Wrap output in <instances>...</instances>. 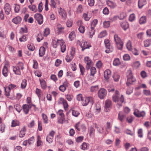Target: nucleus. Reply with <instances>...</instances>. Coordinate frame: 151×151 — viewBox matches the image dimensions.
Masks as SVG:
<instances>
[{"label":"nucleus","mask_w":151,"mask_h":151,"mask_svg":"<svg viewBox=\"0 0 151 151\" xmlns=\"http://www.w3.org/2000/svg\"><path fill=\"white\" fill-rule=\"evenodd\" d=\"M27 48L29 50L33 51L35 49V47L34 45L32 44H28L27 45Z\"/></svg>","instance_id":"052dcab7"},{"label":"nucleus","mask_w":151,"mask_h":151,"mask_svg":"<svg viewBox=\"0 0 151 151\" xmlns=\"http://www.w3.org/2000/svg\"><path fill=\"white\" fill-rule=\"evenodd\" d=\"M75 127L78 131H80L82 128L84 129L85 128V127L83 125H80L79 122H78L76 124Z\"/></svg>","instance_id":"2f4dec72"},{"label":"nucleus","mask_w":151,"mask_h":151,"mask_svg":"<svg viewBox=\"0 0 151 151\" xmlns=\"http://www.w3.org/2000/svg\"><path fill=\"white\" fill-rule=\"evenodd\" d=\"M50 33V30L49 28H46L44 31V36L47 37V35L49 34Z\"/></svg>","instance_id":"864d4df0"},{"label":"nucleus","mask_w":151,"mask_h":151,"mask_svg":"<svg viewBox=\"0 0 151 151\" xmlns=\"http://www.w3.org/2000/svg\"><path fill=\"white\" fill-rule=\"evenodd\" d=\"M106 34V31H103L99 33L98 37L100 38H102L105 37Z\"/></svg>","instance_id":"49530a36"},{"label":"nucleus","mask_w":151,"mask_h":151,"mask_svg":"<svg viewBox=\"0 0 151 151\" xmlns=\"http://www.w3.org/2000/svg\"><path fill=\"white\" fill-rule=\"evenodd\" d=\"M45 49L44 47H40L39 50V55L40 57L43 56L45 53Z\"/></svg>","instance_id":"c85d7f7f"},{"label":"nucleus","mask_w":151,"mask_h":151,"mask_svg":"<svg viewBox=\"0 0 151 151\" xmlns=\"http://www.w3.org/2000/svg\"><path fill=\"white\" fill-rule=\"evenodd\" d=\"M135 16L134 14H131L129 17V20L130 22H132L135 19Z\"/></svg>","instance_id":"338daca9"},{"label":"nucleus","mask_w":151,"mask_h":151,"mask_svg":"<svg viewBox=\"0 0 151 151\" xmlns=\"http://www.w3.org/2000/svg\"><path fill=\"white\" fill-rule=\"evenodd\" d=\"M91 16L90 15H89L87 13H84L83 14V18L86 21H88L91 18Z\"/></svg>","instance_id":"4c0bfd02"},{"label":"nucleus","mask_w":151,"mask_h":151,"mask_svg":"<svg viewBox=\"0 0 151 151\" xmlns=\"http://www.w3.org/2000/svg\"><path fill=\"white\" fill-rule=\"evenodd\" d=\"M13 71L16 75H20L21 74V70L17 66H13Z\"/></svg>","instance_id":"393cba45"},{"label":"nucleus","mask_w":151,"mask_h":151,"mask_svg":"<svg viewBox=\"0 0 151 151\" xmlns=\"http://www.w3.org/2000/svg\"><path fill=\"white\" fill-rule=\"evenodd\" d=\"M34 137L32 136V137L29 139L28 140H27L28 142V144L29 145H30L34 143Z\"/></svg>","instance_id":"69168bd1"},{"label":"nucleus","mask_w":151,"mask_h":151,"mask_svg":"<svg viewBox=\"0 0 151 151\" xmlns=\"http://www.w3.org/2000/svg\"><path fill=\"white\" fill-rule=\"evenodd\" d=\"M15 5L14 8V12L16 13H18L20 10V6L19 5L17 4H15Z\"/></svg>","instance_id":"0e129e2a"},{"label":"nucleus","mask_w":151,"mask_h":151,"mask_svg":"<svg viewBox=\"0 0 151 151\" xmlns=\"http://www.w3.org/2000/svg\"><path fill=\"white\" fill-rule=\"evenodd\" d=\"M19 125V122L17 120H13L11 126L12 127H14Z\"/></svg>","instance_id":"3c124183"},{"label":"nucleus","mask_w":151,"mask_h":151,"mask_svg":"<svg viewBox=\"0 0 151 151\" xmlns=\"http://www.w3.org/2000/svg\"><path fill=\"white\" fill-rule=\"evenodd\" d=\"M88 144L85 142H83L81 146V148L84 150H86L88 149Z\"/></svg>","instance_id":"58836bf2"},{"label":"nucleus","mask_w":151,"mask_h":151,"mask_svg":"<svg viewBox=\"0 0 151 151\" xmlns=\"http://www.w3.org/2000/svg\"><path fill=\"white\" fill-rule=\"evenodd\" d=\"M146 20L145 17H141L139 20V23L140 24H143L146 22Z\"/></svg>","instance_id":"8fccbe9b"},{"label":"nucleus","mask_w":151,"mask_h":151,"mask_svg":"<svg viewBox=\"0 0 151 151\" xmlns=\"http://www.w3.org/2000/svg\"><path fill=\"white\" fill-rule=\"evenodd\" d=\"M126 47L129 50H131L132 48V43L130 40H129L127 43Z\"/></svg>","instance_id":"79ce46f5"},{"label":"nucleus","mask_w":151,"mask_h":151,"mask_svg":"<svg viewBox=\"0 0 151 151\" xmlns=\"http://www.w3.org/2000/svg\"><path fill=\"white\" fill-rule=\"evenodd\" d=\"M144 44L145 47H147L151 45V39H147L144 41Z\"/></svg>","instance_id":"c9c22d12"},{"label":"nucleus","mask_w":151,"mask_h":151,"mask_svg":"<svg viewBox=\"0 0 151 151\" xmlns=\"http://www.w3.org/2000/svg\"><path fill=\"white\" fill-rule=\"evenodd\" d=\"M114 38L118 49L122 50V48L123 44L121 40L117 34H115L114 35Z\"/></svg>","instance_id":"39448f33"},{"label":"nucleus","mask_w":151,"mask_h":151,"mask_svg":"<svg viewBox=\"0 0 151 151\" xmlns=\"http://www.w3.org/2000/svg\"><path fill=\"white\" fill-rule=\"evenodd\" d=\"M40 83L42 88L45 89L46 87V82L44 80H40Z\"/></svg>","instance_id":"e433bc0d"},{"label":"nucleus","mask_w":151,"mask_h":151,"mask_svg":"<svg viewBox=\"0 0 151 151\" xmlns=\"http://www.w3.org/2000/svg\"><path fill=\"white\" fill-rule=\"evenodd\" d=\"M35 18L40 24H42L43 22V17L40 14H36L35 15Z\"/></svg>","instance_id":"9b49d317"},{"label":"nucleus","mask_w":151,"mask_h":151,"mask_svg":"<svg viewBox=\"0 0 151 151\" xmlns=\"http://www.w3.org/2000/svg\"><path fill=\"white\" fill-rule=\"evenodd\" d=\"M120 63L119 60L118 58L115 59L113 62V64L114 65H118Z\"/></svg>","instance_id":"774afa93"},{"label":"nucleus","mask_w":151,"mask_h":151,"mask_svg":"<svg viewBox=\"0 0 151 151\" xmlns=\"http://www.w3.org/2000/svg\"><path fill=\"white\" fill-rule=\"evenodd\" d=\"M26 130V129L25 127H23L20 131V134L19 137H23L25 134V132Z\"/></svg>","instance_id":"cd10ccee"},{"label":"nucleus","mask_w":151,"mask_h":151,"mask_svg":"<svg viewBox=\"0 0 151 151\" xmlns=\"http://www.w3.org/2000/svg\"><path fill=\"white\" fill-rule=\"evenodd\" d=\"M79 66L81 74L82 75H83L85 71V69L84 67L81 64H79Z\"/></svg>","instance_id":"603ef678"},{"label":"nucleus","mask_w":151,"mask_h":151,"mask_svg":"<svg viewBox=\"0 0 151 151\" xmlns=\"http://www.w3.org/2000/svg\"><path fill=\"white\" fill-rule=\"evenodd\" d=\"M119 92L118 91H116L115 95L112 96V99L114 102H117V105L120 107L122 106V104L124 102V99L122 95H121L120 98L119 97Z\"/></svg>","instance_id":"f03ea898"},{"label":"nucleus","mask_w":151,"mask_h":151,"mask_svg":"<svg viewBox=\"0 0 151 151\" xmlns=\"http://www.w3.org/2000/svg\"><path fill=\"white\" fill-rule=\"evenodd\" d=\"M75 37V32L74 31H72L69 34L68 38L70 41L73 40Z\"/></svg>","instance_id":"72a5a7b5"},{"label":"nucleus","mask_w":151,"mask_h":151,"mask_svg":"<svg viewBox=\"0 0 151 151\" xmlns=\"http://www.w3.org/2000/svg\"><path fill=\"white\" fill-rule=\"evenodd\" d=\"M134 114L137 117L143 116L145 115V113L144 111L140 112L137 109L135 110L134 112Z\"/></svg>","instance_id":"a211bd4d"},{"label":"nucleus","mask_w":151,"mask_h":151,"mask_svg":"<svg viewBox=\"0 0 151 151\" xmlns=\"http://www.w3.org/2000/svg\"><path fill=\"white\" fill-rule=\"evenodd\" d=\"M84 62L86 64V68L88 70L89 69L90 66L91 65L92 61L91 59L88 57H86L84 58Z\"/></svg>","instance_id":"4468645a"},{"label":"nucleus","mask_w":151,"mask_h":151,"mask_svg":"<svg viewBox=\"0 0 151 151\" xmlns=\"http://www.w3.org/2000/svg\"><path fill=\"white\" fill-rule=\"evenodd\" d=\"M101 108L100 104H97L96 105V106L95 109V113L96 114L99 113L101 110Z\"/></svg>","instance_id":"bb28decb"},{"label":"nucleus","mask_w":151,"mask_h":151,"mask_svg":"<svg viewBox=\"0 0 151 151\" xmlns=\"http://www.w3.org/2000/svg\"><path fill=\"white\" fill-rule=\"evenodd\" d=\"M88 104H90L91 105L93 104V99L91 97H86L85 100L83 101L82 103V105L83 106H86Z\"/></svg>","instance_id":"9d476101"},{"label":"nucleus","mask_w":151,"mask_h":151,"mask_svg":"<svg viewBox=\"0 0 151 151\" xmlns=\"http://www.w3.org/2000/svg\"><path fill=\"white\" fill-rule=\"evenodd\" d=\"M125 116L124 114H121V112H120L118 114V118L119 119L121 122H123L124 120Z\"/></svg>","instance_id":"ea45409f"},{"label":"nucleus","mask_w":151,"mask_h":151,"mask_svg":"<svg viewBox=\"0 0 151 151\" xmlns=\"http://www.w3.org/2000/svg\"><path fill=\"white\" fill-rule=\"evenodd\" d=\"M99 88L98 85L92 86L90 87V91L91 92H95L98 91Z\"/></svg>","instance_id":"473e14b6"},{"label":"nucleus","mask_w":151,"mask_h":151,"mask_svg":"<svg viewBox=\"0 0 151 151\" xmlns=\"http://www.w3.org/2000/svg\"><path fill=\"white\" fill-rule=\"evenodd\" d=\"M27 85V81L25 79H24L22 81L21 84V87L22 88H25Z\"/></svg>","instance_id":"13d9d810"},{"label":"nucleus","mask_w":151,"mask_h":151,"mask_svg":"<svg viewBox=\"0 0 151 151\" xmlns=\"http://www.w3.org/2000/svg\"><path fill=\"white\" fill-rule=\"evenodd\" d=\"M59 13L64 19L66 18V12L63 9L60 8L58 11Z\"/></svg>","instance_id":"412c9836"},{"label":"nucleus","mask_w":151,"mask_h":151,"mask_svg":"<svg viewBox=\"0 0 151 151\" xmlns=\"http://www.w3.org/2000/svg\"><path fill=\"white\" fill-rule=\"evenodd\" d=\"M64 42L63 40H59L57 39H55L52 40V45L53 47L56 48L58 45L60 44L61 47V51L62 52H64L66 50V46L65 45H63Z\"/></svg>","instance_id":"f257e3e1"},{"label":"nucleus","mask_w":151,"mask_h":151,"mask_svg":"<svg viewBox=\"0 0 151 151\" xmlns=\"http://www.w3.org/2000/svg\"><path fill=\"white\" fill-rule=\"evenodd\" d=\"M137 133L138 137L142 138L143 137V130L142 129H140L138 130Z\"/></svg>","instance_id":"4d7b16f0"},{"label":"nucleus","mask_w":151,"mask_h":151,"mask_svg":"<svg viewBox=\"0 0 151 151\" xmlns=\"http://www.w3.org/2000/svg\"><path fill=\"white\" fill-rule=\"evenodd\" d=\"M36 92L40 100H43L45 99V97H42V98L41 97V91L40 89L37 88L36 90Z\"/></svg>","instance_id":"c756f323"},{"label":"nucleus","mask_w":151,"mask_h":151,"mask_svg":"<svg viewBox=\"0 0 151 151\" xmlns=\"http://www.w3.org/2000/svg\"><path fill=\"white\" fill-rule=\"evenodd\" d=\"M110 22L105 21L103 22V25L104 28H107L109 27L110 25Z\"/></svg>","instance_id":"6e6d98bb"},{"label":"nucleus","mask_w":151,"mask_h":151,"mask_svg":"<svg viewBox=\"0 0 151 151\" xmlns=\"http://www.w3.org/2000/svg\"><path fill=\"white\" fill-rule=\"evenodd\" d=\"M76 44L79 45L82 48V51H83L85 49L89 48L91 46L90 44L83 40L81 41L79 40H77L76 41Z\"/></svg>","instance_id":"7ed1b4c3"},{"label":"nucleus","mask_w":151,"mask_h":151,"mask_svg":"<svg viewBox=\"0 0 151 151\" xmlns=\"http://www.w3.org/2000/svg\"><path fill=\"white\" fill-rule=\"evenodd\" d=\"M78 30L80 32L83 33L85 31V27L84 26L81 25L78 28Z\"/></svg>","instance_id":"e2e57ef3"},{"label":"nucleus","mask_w":151,"mask_h":151,"mask_svg":"<svg viewBox=\"0 0 151 151\" xmlns=\"http://www.w3.org/2000/svg\"><path fill=\"white\" fill-rule=\"evenodd\" d=\"M58 103L59 104H63L65 110L66 111V101L63 98H60L58 100Z\"/></svg>","instance_id":"4be33fe9"},{"label":"nucleus","mask_w":151,"mask_h":151,"mask_svg":"<svg viewBox=\"0 0 151 151\" xmlns=\"http://www.w3.org/2000/svg\"><path fill=\"white\" fill-rule=\"evenodd\" d=\"M75 48L73 47H71L70 51V54L71 55V56L70 57L69 59H67V62H69L73 59L75 54Z\"/></svg>","instance_id":"2eb2a0df"},{"label":"nucleus","mask_w":151,"mask_h":151,"mask_svg":"<svg viewBox=\"0 0 151 151\" xmlns=\"http://www.w3.org/2000/svg\"><path fill=\"white\" fill-rule=\"evenodd\" d=\"M44 35L40 33L38 34L37 37V40L38 42H40L43 39Z\"/></svg>","instance_id":"37998d69"},{"label":"nucleus","mask_w":151,"mask_h":151,"mask_svg":"<svg viewBox=\"0 0 151 151\" xmlns=\"http://www.w3.org/2000/svg\"><path fill=\"white\" fill-rule=\"evenodd\" d=\"M8 70L7 67L6 65H4L2 70V74L5 77H6L8 74Z\"/></svg>","instance_id":"b1692460"},{"label":"nucleus","mask_w":151,"mask_h":151,"mask_svg":"<svg viewBox=\"0 0 151 151\" xmlns=\"http://www.w3.org/2000/svg\"><path fill=\"white\" fill-rule=\"evenodd\" d=\"M121 26L122 28L126 30L129 27V24L126 22H123L121 23Z\"/></svg>","instance_id":"5701e85b"},{"label":"nucleus","mask_w":151,"mask_h":151,"mask_svg":"<svg viewBox=\"0 0 151 151\" xmlns=\"http://www.w3.org/2000/svg\"><path fill=\"white\" fill-rule=\"evenodd\" d=\"M135 79L134 77L130 78H127V84L129 85V84H132L135 81Z\"/></svg>","instance_id":"7c9ffc66"},{"label":"nucleus","mask_w":151,"mask_h":151,"mask_svg":"<svg viewBox=\"0 0 151 151\" xmlns=\"http://www.w3.org/2000/svg\"><path fill=\"white\" fill-rule=\"evenodd\" d=\"M105 104L106 111H108L111 106V102L109 100H107L105 101Z\"/></svg>","instance_id":"dca6fc26"},{"label":"nucleus","mask_w":151,"mask_h":151,"mask_svg":"<svg viewBox=\"0 0 151 151\" xmlns=\"http://www.w3.org/2000/svg\"><path fill=\"white\" fill-rule=\"evenodd\" d=\"M104 42L106 48L105 52L108 53L112 52L114 50V48L111 45L109 40L108 39H106Z\"/></svg>","instance_id":"423d86ee"},{"label":"nucleus","mask_w":151,"mask_h":151,"mask_svg":"<svg viewBox=\"0 0 151 151\" xmlns=\"http://www.w3.org/2000/svg\"><path fill=\"white\" fill-rule=\"evenodd\" d=\"M107 5L111 8H114L116 6V4L114 2L107 0L106 1Z\"/></svg>","instance_id":"6ab92c4d"},{"label":"nucleus","mask_w":151,"mask_h":151,"mask_svg":"<svg viewBox=\"0 0 151 151\" xmlns=\"http://www.w3.org/2000/svg\"><path fill=\"white\" fill-rule=\"evenodd\" d=\"M95 129L91 127L89 128V135L90 136H93L94 135Z\"/></svg>","instance_id":"a18cd8bd"},{"label":"nucleus","mask_w":151,"mask_h":151,"mask_svg":"<svg viewBox=\"0 0 151 151\" xmlns=\"http://www.w3.org/2000/svg\"><path fill=\"white\" fill-rule=\"evenodd\" d=\"M28 8L30 10L33 12H37V7L35 5H32V4L31 5L28 6Z\"/></svg>","instance_id":"f704fd0d"},{"label":"nucleus","mask_w":151,"mask_h":151,"mask_svg":"<svg viewBox=\"0 0 151 151\" xmlns=\"http://www.w3.org/2000/svg\"><path fill=\"white\" fill-rule=\"evenodd\" d=\"M127 78H129L133 77L132 71L130 70H128L127 73Z\"/></svg>","instance_id":"5fc2aeb1"},{"label":"nucleus","mask_w":151,"mask_h":151,"mask_svg":"<svg viewBox=\"0 0 151 151\" xmlns=\"http://www.w3.org/2000/svg\"><path fill=\"white\" fill-rule=\"evenodd\" d=\"M107 91L104 88H101L99 89L98 92V96L101 99H103L106 96Z\"/></svg>","instance_id":"1a4fd4ad"},{"label":"nucleus","mask_w":151,"mask_h":151,"mask_svg":"<svg viewBox=\"0 0 151 151\" xmlns=\"http://www.w3.org/2000/svg\"><path fill=\"white\" fill-rule=\"evenodd\" d=\"M98 22L97 19L94 20L91 22V29L89 32V35L90 38H91L93 36L95 33V30L94 28Z\"/></svg>","instance_id":"0eeeda50"},{"label":"nucleus","mask_w":151,"mask_h":151,"mask_svg":"<svg viewBox=\"0 0 151 151\" xmlns=\"http://www.w3.org/2000/svg\"><path fill=\"white\" fill-rule=\"evenodd\" d=\"M32 106L35 107V106L33 104H30V106L27 104H24L23 106V110L25 114H28L29 109L31 108Z\"/></svg>","instance_id":"f8f14e48"},{"label":"nucleus","mask_w":151,"mask_h":151,"mask_svg":"<svg viewBox=\"0 0 151 151\" xmlns=\"http://www.w3.org/2000/svg\"><path fill=\"white\" fill-rule=\"evenodd\" d=\"M42 117L43 120V122L44 123L47 124L48 123V119L47 115L44 114H42Z\"/></svg>","instance_id":"de8ad7c7"},{"label":"nucleus","mask_w":151,"mask_h":151,"mask_svg":"<svg viewBox=\"0 0 151 151\" xmlns=\"http://www.w3.org/2000/svg\"><path fill=\"white\" fill-rule=\"evenodd\" d=\"M4 8L6 14L7 15H9L11 10V7L10 5L8 3H6L4 6Z\"/></svg>","instance_id":"ddd939ff"},{"label":"nucleus","mask_w":151,"mask_h":151,"mask_svg":"<svg viewBox=\"0 0 151 151\" xmlns=\"http://www.w3.org/2000/svg\"><path fill=\"white\" fill-rule=\"evenodd\" d=\"M57 114L58 116V122L59 123L63 124L65 122V116L63 113V111L62 110L60 109L57 113Z\"/></svg>","instance_id":"20e7f679"},{"label":"nucleus","mask_w":151,"mask_h":151,"mask_svg":"<svg viewBox=\"0 0 151 151\" xmlns=\"http://www.w3.org/2000/svg\"><path fill=\"white\" fill-rule=\"evenodd\" d=\"M21 21L22 18L19 16L14 18L12 20V22L16 24H19L21 22Z\"/></svg>","instance_id":"aec40b11"},{"label":"nucleus","mask_w":151,"mask_h":151,"mask_svg":"<svg viewBox=\"0 0 151 151\" xmlns=\"http://www.w3.org/2000/svg\"><path fill=\"white\" fill-rule=\"evenodd\" d=\"M113 77L115 81H119L120 78V76L116 73H114Z\"/></svg>","instance_id":"bf43d9fd"},{"label":"nucleus","mask_w":151,"mask_h":151,"mask_svg":"<svg viewBox=\"0 0 151 151\" xmlns=\"http://www.w3.org/2000/svg\"><path fill=\"white\" fill-rule=\"evenodd\" d=\"M16 87V85L14 84H10L8 86V88L4 87V90L5 92V95L8 96L10 95V93L11 90L13 89Z\"/></svg>","instance_id":"6e6552de"},{"label":"nucleus","mask_w":151,"mask_h":151,"mask_svg":"<svg viewBox=\"0 0 151 151\" xmlns=\"http://www.w3.org/2000/svg\"><path fill=\"white\" fill-rule=\"evenodd\" d=\"M96 72V70L94 67H92L90 68V74L92 76H93Z\"/></svg>","instance_id":"c03bdc74"},{"label":"nucleus","mask_w":151,"mask_h":151,"mask_svg":"<svg viewBox=\"0 0 151 151\" xmlns=\"http://www.w3.org/2000/svg\"><path fill=\"white\" fill-rule=\"evenodd\" d=\"M111 128V124L109 122H107L106 124V130L107 133H109V130Z\"/></svg>","instance_id":"09e8293b"},{"label":"nucleus","mask_w":151,"mask_h":151,"mask_svg":"<svg viewBox=\"0 0 151 151\" xmlns=\"http://www.w3.org/2000/svg\"><path fill=\"white\" fill-rule=\"evenodd\" d=\"M111 73L110 70H106L104 72V77L106 80H108L111 76Z\"/></svg>","instance_id":"f3484780"},{"label":"nucleus","mask_w":151,"mask_h":151,"mask_svg":"<svg viewBox=\"0 0 151 151\" xmlns=\"http://www.w3.org/2000/svg\"><path fill=\"white\" fill-rule=\"evenodd\" d=\"M42 142L41 140V137L40 136L38 135L37 137V146L38 147L42 145Z\"/></svg>","instance_id":"a19ab883"},{"label":"nucleus","mask_w":151,"mask_h":151,"mask_svg":"<svg viewBox=\"0 0 151 151\" xmlns=\"http://www.w3.org/2000/svg\"><path fill=\"white\" fill-rule=\"evenodd\" d=\"M147 3L146 0H139L138 6L139 8H142Z\"/></svg>","instance_id":"a878e982"},{"label":"nucleus","mask_w":151,"mask_h":151,"mask_svg":"<svg viewBox=\"0 0 151 151\" xmlns=\"http://www.w3.org/2000/svg\"><path fill=\"white\" fill-rule=\"evenodd\" d=\"M72 114L73 116L77 117L79 115L80 113L77 111L72 110Z\"/></svg>","instance_id":"680f3d73"}]
</instances>
